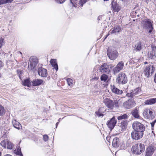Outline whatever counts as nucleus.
I'll use <instances>...</instances> for the list:
<instances>
[{
  "instance_id": "obj_1",
  "label": "nucleus",
  "mask_w": 156,
  "mask_h": 156,
  "mask_svg": "<svg viewBox=\"0 0 156 156\" xmlns=\"http://www.w3.org/2000/svg\"><path fill=\"white\" fill-rule=\"evenodd\" d=\"M103 102L107 108L110 109H113L114 106L116 108L119 107L117 100L112 101L109 98H106L104 99Z\"/></svg>"
},
{
  "instance_id": "obj_2",
  "label": "nucleus",
  "mask_w": 156,
  "mask_h": 156,
  "mask_svg": "<svg viewBox=\"0 0 156 156\" xmlns=\"http://www.w3.org/2000/svg\"><path fill=\"white\" fill-rule=\"evenodd\" d=\"M132 148L134 154H140L144 152L145 147L144 144L140 143L136 144L132 147Z\"/></svg>"
},
{
  "instance_id": "obj_3",
  "label": "nucleus",
  "mask_w": 156,
  "mask_h": 156,
  "mask_svg": "<svg viewBox=\"0 0 156 156\" xmlns=\"http://www.w3.org/2000/svg\"><path fill=\"white\" fill-rule=\"evenodd\" d=\"M107 55L110 60H114L118 57V53L116 50L109 48L107 50Z\"/></svg>"
},
{
  "instance_id": "obj_4",
  "label": "nucleus",
  "mask_w": 156,
  "mask_h": 156,
  "mask_svg": "<svg viewBox=\"0 0 156 156\" xmlns=\"http://www.w3.org/2000/svg\"><path fill=\"white\" fill-rule=\"evenodd\" d=\"M132 127L134 130L144 133L145 130V127L143 124L137 121L134 122Z\"/></svg>"
},
{
  "instance_id": "obj_5",
  "label": "nucleus",
  "mask_w": 156,
  "mask_h": 156,
  "mask_svg": "<svg viewBox=\"0 0 156 156\" xmlns=\"http://www.w3.org/2000/svg\"><path fill=\"white\" fill-rule=\"evenodd\" d=\"M111 65H108L106 63L103 64L100 67V71L103 73L108 74L112 69Z\"/></svg>"
},
{
  "instance_id": "obj_6",
  "label": "nucleus",
  "mask_w": 156,
  "mask_h": 156,
  "mask_svg": "<svg viewBox=\"0 0 156 156\" xmlns=\"http://www.w3.org/2000/svg\"><path fill=\"white\" fill-rule=\"evenodd\" d=\"M117 80L118 83L124 84L127 83L128 81L127 77L124 73H121L118 75Z\"/></svg>"
},
{
  "instance_id": "obj_7",
  "label": "nucleus",
  "mask_w": 156,
  "mask_h": 156,
  "mask_svg": "<svg viewBox=\"0 0 156 156\" xmlns=\"http://www.w3.org/2000/svg\"><path fill=\"white\" fill-rule=\"evenodd\" d=\"M117 121L116 117L113 116L107 122L106 124L110 131H112L114 128L117 122Z\"/></svg>"
},
{
  "instance_id": "obj_8",
  "label": "nucleus",
  "mask_w": 156,
  "mask_h": 156,
  "mask_svg": "<svg viewBox=\"0 0 156 156\" xmlns=\"http://www.w3.org/2000/svg\"><path fill=\"white\" fill-rule=\"evenodd\" d=\"M155 70V68L152 65L147 66L145 69L144 74L147 77H149L154 73Z\"/></svg>"
},
{
  "instance_id": "obj_9",
  "label": "nucleus",
  "mask_w": 156,
  "mask_h": 156,
  "mask_svg": "<svg viewBox=\"0 0 156 156\" xmlns=\"http://www.w3.org/2000/svg\"><path fill=\"white\" fill-rule=\"evenodd\" d=\"M144 133L134 130L131 133V137L133 140H138L143 136Z\"/></svg>"
},
{
  "instance_id": "obj_10",
  "label": "nucleus",
  "mask_w": 156,
  "mask_h": 156,
  "mask_svg": "<svg viewBox=\"0 0 156 156\" xmlns=\"http://www.w3.org/2000/svg\"><path fill=\"white\" fill-rule=\"evenodd\" d=\"M143 115L145 117L149 119H153L154 117V113L152 109L151 108L148 109H145L143 113Z\"/></svg>"
},
{
  "instance_id": "obj_11",
  "label": "nucleus",
  "mask_w": 156,
  "mask_h": 156,
  "mask_svg": "<svg viewBox=\"0 0 156 156\" xmlns=\"http://www.w3.org/2000/svg\"><path fill=\"white\" fill-rule=\"evenodd\" d=\"M140 91V88H137L133 90H131L130 93H127L126 95L128 97L134 98L136 97L139 96Z\"/></svg>"
},
{
  "instance_id": "obj_12",
  "label": "nucleus",
  "mask_w": 156,
  "mask_h": 156,
  "mask_svg": "<svg viewBox=\"0 0 156 156\" xmlns=\"http://www.w3.org/2000/svg\"><path fill=\"white\" fill-rule=\"evenodd\" d=\"M144 27L148 30V33L152 34V31L154 29L152 24L149 20H147L144 22Z\"/></svg>"
},
{
  "instance_id": "obj_13",
  "label": "nucleus",
  "mask_w": 156,
  "mask_h": 156,
  "mask_svg": "<svg viewBox=\"0 0 156 156\" xmlns=\"http://www.w3.org/2000/svg\"><path fill=\"white\" fill-rule=\"evenodd\" d=\"M156 149L155 146H149L146 149L145 156H152Z\"/></svg>"
},
{
  "instance_id": "obj_14",
  "label": "nucleus",
  "mask_w": 156,
  "mask_h": 156,
  "mask_svg": "<svg viewBox=\"0 0 156 156\" xmlns=\"http://www.w3.org/2000/svg\"><path fill=\"white\" fill-rule=\"evenodd\" d=\"M135 102L132 99H129V100L123 103L124 107L127 109H129L134 106Z\"/></svg>"
},
{
  "instance_id": "obj_15",
  "label": "nucleus",
  "mask_w": 156,
  "mask_h": 156,
  "mask_svg": "<svg viewBox=\"0 0 156 156\" xmlns=\"http://www.w3.org/2000/svg\"><path fill=\"white\" fill-rule=\"evenodd\" d=\"M38 73L40 76L43 77H45L48 75V72L47 69L42 67L38 68Z\"/></svg>"
},
{
  "instance_id": "obj_16",
  "label": "nucleus",
  "mask_w": 156,
  "mask_h": 156,
  "mask_svg": "<svg viewBox=\"0 0 156 156\" xmlns=\"http://www.w3.org/2000/svg\"><path fill=\"white\" fill-rule=\"evenodd\" d=\"M87 0H70V2L75 7L77 6V2H79L78 4H79L80 6H82L83 5L87 2Z\"/></svg>"
},
{
  "instance_id": "obj_17",
  "label": "nucleus",
  "mask_w": 156,
  "mask_h": 156,
  "mask_svg": "<svg viewBox=\"0 0 156 156\" xmlns=\"http://www.w3.org/2000/svg\"><path fill=\"white\" fill-rule=\"evenodd\" d=\"M38 60L36 58H32L31 61L30 62V65L29 66L31 69L33 70L35 68L37 64L38 63Z\"/></svg>"
},
{
  "instance_id": "obj_18",
  "label": "nucleus",
  "mask_w": 156,
  "mask_h": 156,
  "mask_svg": "<svg viewBox=\"0 0 156 156\" xmlns=\"http://www.w3.org/2000/svg\"><path fill=\"white\" fill-rule=\"evenodd\" d=\"M128 122L127 120H124L123 121H118V125L121 127L123 130L125 129L127 127Z\"/></svg>"
},
{
  "instance_id": "obj_19",
  "label": "nucleus",
  "mask_w": 156,
  "mask_h": 156,
  "mask_svg": "<svg viewBox=\"0 0 156 156\" xmlns=\"http://www.w3.org/2000/svg\"><path fill=\"white\" fill-rule=\"evenodd\" d=\"M44 81L40 79H35L31 81L32 85L34 86H39L44 84Z\"/></svg>"
},
{
  "instance_id": "obj_20",
  "label": "nucleus",
  "mask_w": 156,
  "mask_h": 156,
  "mask_svg": "<svg viewBox=\"0 0 156 156\" xmlns=\"http://www.w3.org/2000/svg\"><path fill=\"white\" fill-rule=\"evenodd\" d=\"M124 65V63L122 62H119L116 66L113 69V71L114 73H117L123 69Z\"/></svg>"
},
{
  "instance_id": "obj_21",
  "label": "nucleus",
  "mask_w": 156,
  "mask_h": 156,
  "mask_svg": "<svg viewBox=\"0 0 156 156\" xmlns=\"http://www.w3.org/2000/svg\"><path fill=\"white\" fill-rule=\"evenodd\" d=\"M110 86L112 91L115 94L118 95H120L123 93V91L122 90H120L116 88L114 85H111Z\"/></svg>"
},
{
  "instance_id": "obj_22",
  "label": "nucleus",
  "mask_w": 156,
  "mask_h": 156,
  "mask_svg": "<svg viewBox=\"0 0 156 156\" xmlns=\"http://www.w3.org/2000/svg\"><path fill=\"white\" fill-rule=\"evenodd\" d=\"M122 28L120 26L116 25L115 26L114 29L112 30H110V32L111 34L118 33L121 31Z\"/></svg>"
},
{
  "instance_id": "obj_23",
  "label": "nucleus",
  "mask_w": 156,
  "mask_h": 156,
  "mask_svg": "<svg viewBox=\"0 0 156 156\" xmlns=\"http://www.w3.org/2000/svg\"><path fill=\"white\" fill-rule=\"evenodd\" d=\"M112 7L114 12H118L120 10V8L118 4L115 2L112 1L111 3Z\"/></svg>"
},
{
  "instance_id": "obj_24",
  "label": "nucleus",
  "mask_w": 156,
  "mask_h": 156,
  "mask_svg": "<svg viewBox=\"0 0 156 156\" xmlns=\"http://www.w3.org/2000/svg\"><path fill=\"white\" fill-rule=\"evenodd\" d=\"M119 140L118 138L115 137L113 140L112 145L115 147H119Z\"/></svg>"
},
{
  "instance_id": "obj_25",
  "label": "nucleus",
  "mask_w": 156,
  "mask_h": 156,
  "mask_svg": "<svg viewBox=\"0 0 156 156\" xmlns=\"http://www.w3.org/2000/svg\"><path fill=\"white\" fill-rule=\"evenodd\" d=\"M128 115L126 114H121L119 116L117 117V119L118 121H123L124 120H127L128 119Z\"/></svg>"
},
{
  "instance_id": "obj_26",
  "label": "nucleus",
  "mask_w": 156,
  "mask_h": 156,
  "mask_svg": "<svg viewBox=\"0 0 156 156\" xmlns=\"http://www.w3.org/2000/svg\"><path fill=\"white\" fill-rule=\"evenodd\" d=\"M22 82L23 85L24 86H27L28 87H30L32 85L31 81H30V78L24 80Z\"/></svg>"
},
{
  "instance_id": "obj_27",
  "label": "nucleus",
  "mask_w": 156,
  "mask_h": 156,
  "mask_svg": "<svg viewBox=\"0 0 156 156\" xmlns=\"http://www.w3.org/2000/svg\"><path fill=\"white\" fill-rule=\"evenodd\" d=\"M156 103V98H151L146 100L145 101L146 105H152Z\"/></svg>"
},
{
  "instance_id": "obj_28",
  "label": "nucleus",
  "mask_w": 156,
  "mask_h": 156,
  "mask_svg": "<svg viewBox=\"0 0 156 156\" xmlns=\"http://www.w3.org/2000/svg\"><path fill=\"white\" fill-rule=\"evenodd\" d=\"M12 123L14 127L19 129L20 126H21V124L15 119H13L12 121Z\"/></svg>"
},
{
  "instance_id": "obj_29",
  "label": "nucleus",
  "mask_w": 156,
  "mask_h": 156,
  "mask_svg": "<svg viewBox=\"0 0 156 156\" xmlns=\"http://www.w3.org/2000/svg\"><path fill=\"white\" fill-rule=\"evenodd\" d=\"M143 48L141 42H137L135 45L134 48L136 51H140Z\"/></svg>"
},
{
  "instance_id": "obj_30",
  "label": "nucleus",
  "mask_w": 156,
  "mask_h": 156,
  "mask_svg": "<svg viewBox=\"0 0 156 156\" xmlns=\"http://www.w3.org/2000/svg\"><path fill=\"white\" fill-rule=\"evenodd\" d=\"M99 77L98 76H95L94 75V76L91 79H90V81L91 83H95V86H97L99 83V81L98 80Z\"/></svg>"
},
{
  "instance_id": "obj_31",
  "label": "nucleus",
  "mask_w": 156,
  "mask_h": 156,
  "mask_svg": "<svg viewBox=\"0 0 156 156\" xmlns=\"http://www.w3.org/2000/svg\"><path fill=\"white\" fill-rule=\"evenodd\" d=\"M50 62L52 66L57 71L58 69V65L56 60L52 59L51 60Z\"/></svg>"
},
{
  "instance_id": "obj_32",
  "label": "nucleus",
  "mask_w": 156,
  "mask_h": 156,
  "mask_svg": "<svg viewBox=\"0 0 156 156\" xmlns=\"http://www.w3.org/2000/svg\"><path fill=\"white\" fill-rule=\"evenodd\" d=\"M131 114L133 117L135 118L139 117V115L138 113V110L137 109H135L133 110L131 112Z\"/></svg>"
},
{
  "instance_id": "obj_33",
  "label": "nucleus",
  "mask_w": 156,
  "mask_h": 156,
  "mask_svg": "<svg viewBox=\"0 0 156 156\" xmlns=\"http://www.w3.org/2000/svg\"><path fill=\"white\" fill-rule=\"evenodd\" d=\"M7 148L10 150H14L15 147L14 144L10 141H8L7 146Z\"/></svg>"
},
{
  "instance_id": "obj_34",
  "label": "nucleus",
  "mask_w": 156,
  "mask_h": 156,
  "mask_svg": "<svg viewBox=\"0 0 156 156\" xmlns=\"http://www.w3.org/2000/svg\"><path fill=\"white\" fill-rule=\"evenodd\" d=\"M15 153L16 155H19L20 156H23V154L22 153L21 148L19 147V148H18L16 149L15 150Z\"/></svg>"
},
{
  "instance_id": "obj_35",
  "label": "nucleus",
  "mask_w": 156,
  "mask_h": 156,
  "mask_svg": "<svg viewBox=\"0 0 156 156\" xmlns=\"http://www.w3.org/2000/svg\"><path fill=\"white\" fill-rule=\"evenodd\" d=\"M8 141V140H3L0 143L1 145L4 148H6L7 147Z\"/></svg>"
},
{
  "instance_id": "obj_36",
  "label": "nucleus",
  "mask_w": 156,
  "mask_h": 156,
  "mask_svg": "<svg viewBox=\"0 0 156 156\" xmlns=\"http://www.w3.org/2000/svg\"><path fill=\"white\" fill-rule=\"evenodd\" d=\"M154 52V49L152 48V50L150 51V53L148 54V56L149 58L151 59H154L155 57Z\"/></svg>"
},
{
  "instance_id": "obj_37",
  "label": "nucleus",
  "mask_w": 156,
  "mask_h": 156,
  "mask_svg": "<svg viewBox=\"0 0 156 156\" xmlns=\"http://www.w3.org/2000/svg\"><path fill=\"white\" fill-rule=\"evenodd\" d=\"M5 113V111L4 107L0 105V116L3 115Z\"/></svg>"
},
{
  "instance_id": "obj_38",
  "label": "nucleus",
  "mask_w": 156,
  "mask_h": 156,
  "mask_svg": "<svg viewBox=\"0 0 156 156\" xmlns=\"http://www.w3.org/2000/svg\"><path fill=\"white\" fill-rule=\"evenodd\" d=\"M12 0H0V5L11 3Z\"/></svg>"
},
{
  "instance_id": "obj_39",
  "label": "nucleus",
  "mask_w": 156,
  "mask_h": 156,
  "mask_svg": "<svg viewBox=\"0 0 156 156\" xmlns=\"http://www.w3.org/2000/svg\"><path fill=\"white\" fill-rule=\"evenodd\" d=\"M108 77L107 75L105 74H103L101 76L100 79L101 81H106Z\"/></svg>"
},
{
  "instance_id": "obj_40",
  "label": "nucleus",
  "mask_w": 156,
  "mask_h": 156,
  "mask_svg": "<svg viewBox=\"0 0 156 156\" xmlns=\"http://www.w3.org/2000/svg\"><path fill=\"white\" fill-rule=\"evenodd\" d=\"M101 108H100L98 111H97L95 112V115H97L98 117L103 116V115L102 113L100 112V110H101Z\"/></svg>"
},
{
  "instance_id": "obj_41",
  "label": "nucleus",
  "mask_w": 156,
  "mask_h": 156,
  "mask_svg": "<svg viewBox=\"0 0 156 156\" xmlns=\"http://www.w3.org/2000/svg\"><path fill=\"white\" fill-rule=\"evenodd\" d=\"M5 44V41L4 39L2 38H0V48L4 46Z\"/></svg>"
},
{
  "instance_id": "obj_42",
  "label": "nucleus",
  "mask_w": 156,
  "mask_h": 156,
  "mask_svg": "<svg viewBox=\"0 0 156 156\" xmlns=\"http://www.w3.org/2000/svg\"><path fill=\"white\" fill-rule=\"evenodd\" d=\"M68 84L69 86H71L73 85V80L70 78H68L67 80Z\"/></svg>"
},
{
  "instance_id": "obj_43",
  "label": "nucleus",
  "mask_w": 156,
  "mask_h": 156,
  "mask_svg": "<svg viewBox=\"0 0 156 156\" xmlns=\"http://www.w3.org/2000/svg\"><path fill=\"white\" fill-rule=\"evenodd\" d=\"M48 137L47 135L45 134L43 136V140L44 141H47L48 140Z\"/></svg>"
},
{
  "instance_id": "obj_44",
  "label": "nucleus",
  "mask_w": 156,
  "mask_h": 156,
  "mask_svg": "<svg viewBox=\"0 0 156 156\" xmlns=\"http://www.w3.org/2000/svg\"><path fill=\"white\" fill-rule=\"evenodd\" d=\"M55 1H56L58 3L62 4L65 1V0H55Z\"/></svg>"
},
{
  "instance_id": "obj_45",
  "label": "nucleus",
  "mask_w": 156,
  "mask_h": 156,
  "mask_svg": "<svg viewBox=\"0 0 156 156\" xmlns=\"http://www.w3.org/2000/svg\"><path fill=\"white\" fill-rule=\"evenodd\" d=\"M102 16H98L97 19L99 20H101L102 19Z\"/></svg>"
},
{
  "instance_id": "obj_46",
  "label": "nucleus",
  "mask_w": 156,
  "mask_h": 156,
  "mask_svg": "<svg viewBox=\"0 0 156 156\" xmlns=\"http://www.w3.org/2000/svg\"><path fill=\"white\" fill-rule=\"evenodd\" d=\"M154 82L156 83V73L155 74L154 76Z\"/></svg>"
},
{
  "instance_id": "obj_47",
  "label": "nucleus",
  "mask_w": 156,
  "mask_h": 156,
  "mask_svg": "<svg viewBox=\"0 0 156 156\" xmlns=\"http://www.w3.org/2000/svg\"><path fill=\"white\" fill-rule=\"evenodd\" d=\"M3 66V65L2 64V61L0 60V67H1Z\"/></svg>"
},
{
  "instance_id": "obj_48",
  "label": "nucleus",
  "mask_w": 156,
  "mask_h": 156,
  "mask_svg": "<svg viewBox=\"0 0 156 156\" xmlns=\"http://www.w3.org/2000/svg\"><path fill=\"white\" fill-rule=\"evenodd\" d=\"M151 124L152 127H154V124H153L152 122H151Z\"/></svg>"
},
{
  "instance_id": "obj_49",
  "label": "nucleus",
  "mask_w": 156,
  "mask_h": 156,
  "mask_svg": "<svg viewBox=\"0 0 156 156\" xmlns=\"http://www.w3.org/2000/svg\"><path fill=\"white\" fill-rule=\"evenodd\" d=\"M59 123V122H58L56 123V128H57V126H58V125Z\"/></svg>"
},
{
  "instance_id": "obj_50",
  "label": "nucleus",
  "mask_w": 156,
  "mask_h": 156,
  "mask_svg": "<svg viewBox=\"0 0 156 156\" xmlns=\"http://www.w3.org/2000/svg\"><path fill=\"white\" fill-rule=\"evenodd\" d=\"M108 35H109V34H108L106 35V37H105V38H104V40H105V39L107 38V37H108Z\"/></svg>"
},
{
  "instance_id": "obj_51",
  "label": "nucleus",
  "mask_w": 156,
  "mask_h": 156,
  "mask_svg": "<svg viewBox=\"0 0 156 156\" xmlns=\"http://www.w3.org/2000/svg\"><path fill=\"white\" fill-rule=\"evenodd\" d=\"M4 156H12L10 155V154H7L6 155Z\"/></svg>"
},
{
  "instance_id": "obj_52",
  "label": "nucleus",
  "mask_w": 156,
  "mask_h": 156,
  "mask_svg": "<svg viewBox=\"0 0 156 156\" xmlns=\"http://www.w3.org/2000/svg\"><path fill=\"white\" fill-rule=\"evenodd\" d=\"M147 62H144V64H147Z\"/></svg>"
},
{
  "instance_id": "obj_53",
  "label": "nucleus",
  "mask_w": 156,
  "mask_h": 156,
  "mask_svg": "<svg viewBox=\"0 0 156 156\" xmlns=\"http://www.w3.org/2000/svg\"><path fill=\"white\" fill-rule=\"evenodd\" d=\"M153 122H154V123H155L156 122V119L154 120Z\"/></svg>"
},
{
  "instance_id": "obj_54",
  "label": "nucleus",
  "mask_w": 156,
  "mask_h": 156,
  "mask_svg": "<svg viewBox=\"0 0 156 156\" xmlns=\"http://www.w3.org/2000/svg\"><path fill=\"white\" fill-rule=\"evenodd\" d=\"M133 13H133L134 14H136V12L135 11V12H133Z\"/></svg>"
},
{
  "instance_id": "obj_55",
  "label": "nucleus",
  "mask_w": 156,
  "mask_h": 156,
  "mask_svg": "<svg viewBox=\"0 0 156 156\" xmlns=\"http://www.w3.org/2000/svg\"><path fill=\"white\" fill-rule=\"evenodd\" d=\"M19 53L21 54V55H22V53L20 51Z\"/></svg>"
},
{
  "instance_id": "obj_56",
  "label": "nucleus",
  "mask_w": 156,
  "mask_h": 156,
  "mask_svg": "<svg viewBox=\"0 0 156 156\" xmlns=\"http://www.w3.org/2000/svg\"><path fill=\"white\" fill-rule=\"evenodd\" d=\"M152 123L155 124V123H154V122L153 121L152 122Z\"/></svg>"
},
{
  "instance_id": "obj_57",
  "label": "nucleus",
  "mask_w": 156,
  "mask_h": 156,
  "mask_svg": "<svg viewBox=\"0 0 156 156\" xmlns=\"http://www.w3.org/2000/svg\"><path fill=\"white\" fill-rule=\"evenodd\" d=\"M155 156H156V155Z\"/></svg>"
}]
</instances>
